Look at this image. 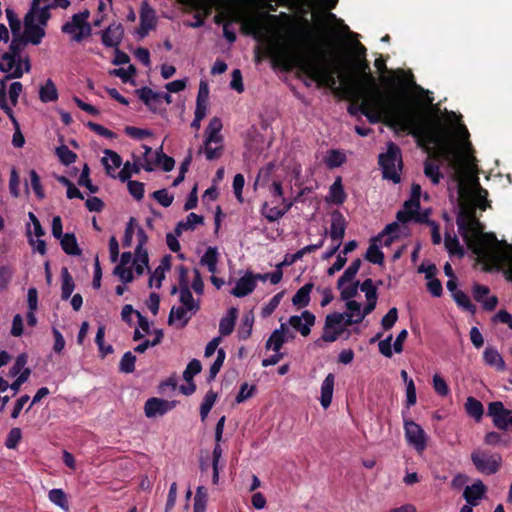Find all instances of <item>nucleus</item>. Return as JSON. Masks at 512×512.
I'll return each instance as SVG.
<instances>
[{"mask_svg": "<svg viewBox=\"0 0 512 512\" xmlns=\"http://www.w3.org/2000/svg\"><path fill=\"white\" fill-rule=\"evenodd\" d=\"M345 161V154L335 149L329 150L324 160L326 166L330 169L340 167L342 164L345 163Z\"/></svg>", "mask_w": 512, "mask_h": 512, "instance_id": "nucleus-44", "label": "nucleus"}, {"mask_svg": "<svg viewBox=\"0 0 512 512\" xmlns=\"http://www.w3.org/2000/svg\"><path fill=\"white\" fill-rule=\"evenodd\" d=\"M155 25V11L146 1H144L140 10V28L138 30L139 35L141 37L146 36L150 30L155 28Z\"/></svg>", "mask_w": 512, "mask_h": 512, "instance_id": "nucleus-14", "label": "nucleus"}, {"mask_svg": "<svg viewBox=\"0 0 512 512\" xmlns=\"http://www.w3.org/2000/svg\"><path fill=\"white\" fill-rule=\"evenodd\" d=\"M134 163L131 164L129 161H127L126 163L123 164V168L120 170V172L118 173V178L120 179L121 182H126L128 180H130L131 176L133 174H138L141 170V167H143V165L140 164V158L139 157H136L134 156Z\"/></svg>", "mask_w": 512, "mask_h": 512, "instance_id": "nucleus-33", "label": "nucleus"}, {"mask_svg": "<svg viewBox=\"0 0 512 512\" xmlns=\"http://www.w3.org/2000/svg\"><path fill=\"white\" fill-rule=\"evenodd\" d=\"M237 316L238 310L236 307L228 309L226 315L220 319L219 333L221 336H229L234 331Z\"/></svg>", "mask_w": 512, "mask_h": 512, "instance_id": "nucleus-21", "label": "nucleus"}, {"mask_svg": "<svg viewBox=\"0 0 512 512\" xmlns=\"http://www.w3.org/2000/svg\"><path fill=\"white\" fill-rule=\"evenodd\" d=\"M23 76V71L18 65L16 69L10 74H7L1 81H0V107L1 109L7 108V86L6 82L10 79H18Z\"/></svg>", "mask_w": 512, "mask_h": 512, "instance_id": "nucleus-30", "label": "nucleus"}, {"mask_svg": "<svg viewBox=\"0 0 512 512\" xmlns=\"http://www.w3.org/2000/svg\"><path fill=\"white\" fill-rule=\"evenodd\" d=\"M346 226L347 222L343 214L339 210H334L331 214V227L329 233L331 239L341 243L345 236Z\"/></svg>", "mask_w": 512, "mask_h": 512, "instance_id": "nucleus-16", "label": "nucleus"}, {"mask_svg": "<svg viewBox=\"0 0 512 512\" xmlns=\"http://www.w3.org/2000/svg\"><path fill=\"white\" fill-rule=\"evenodd\" d=\"M370 97L363 91H355L354 98L349 104L347 111L351 116H357L359 113L363 115Z\"/></svg>", "mask_w": 512, "mask_h": 512, "instance_id": "nucleus-23", "label": "nucleus"}, {"mask_svg": "<svg viewBox=\"0 0 512 512\" xmlns=\"http://www.w3.org/2000/svg\"><path fill=\"white\" fill-rule=\"evenodd\" d=\"M124 132L129 137L137 140H143L146 137L152 136V131L134 126H126Z\"/></svg>", "mask_w": 512, "mask_h": 512, "instance_id": "nucleus-64", "label": "nucleus"}, {"mask_svg": "<svg viewBox=\"0 0 512 512\" xmlns=\"http://www.w3.org/2000/svg\"><path fill=\"white\" fill-rule=\"evenodd\" d=\"M127 187L129 193L138 201L142 200L144 197V183L136 181V180H128Z\"/></svg>", "mask_w": 512, "mask_h": 512, "instance_id": "nucleus-62", "label": "nucleus"}, {"mask_svg": "<svg viewBox=\"0 0 512 512\" xmlns=\"http://www.w3.org/2000/svg\"><path fill=\"white\" fill-rule=\"evenodd\" d=\"M176 406L175 401H168L162 398L152 397L145 402L144 411L148 418L163 416Z\"/></svg>", "mask_w": 512, "mask_h": 512, "instance_id": "nucleus-10", "label": "nucleus"}, {"mask_svg": "<svg viewBox=\"0 0 512 512\" xmlns=\"http://www.w3.org/2000/svg\"><path fill=\"white\" fill-rule=\"evenodd\" d=\"M218 263V250L216 247H208L200 259V264L206 266L211 273L216 272Z\"/></svg>", "mask_w": 512, "mask_h": 512, "instance_id": "nucleus-38", "label": "nucleus"}, {"mask_svg": "<svg viewBox=\"0 0 512 512\" xmlns=\"http://www.w3.org/2000/svg\"><path fill=\"white\" fill-rule=\"evenodd\" d=\"M343 320L344 315L341 313L334 312L328 314L325 319L321 340L327 343L335 342L344 332V327L341 326Z\"/></svg>", "mask_w": 512, "mask_h": 512, "instance_id": "nucleus-9", "label": "nucleus"}, {"mask_svg": "<svg viewBox=\"0 0 512 512\" xmlns=\"http://www.w3.org/2000/svg\"><path fill=\"white\" fill-rule=\"evenodd\" d=\"M487 488L481 480H476L472 485L465 487L463 498L469 506H477L478 502L485 496Z\"/></svg>", "mask_w": 512, "mask_h": 512, "instance_id": "nucleus-15", "label": "nucleus"}, {"mask_svg": "<svg viewBox=\"0 0 512 512\" xmlns=\"http://www.w3.org/2000/svg\"><path fill=\"white\" fill-rule=\"evenodd\" d=\"M284 295V292H279L276 295H274L269 302L262 308L261 315L263 317L270 316L279 306L281 299Z\"/></svg>", "mask_w": 512, "mask_h": 512, "instance_id": "nucleus-61", "label": "nucleus"}, {"mask_svg": "<svg viewBox=\"0 0 512 512\" xmlns=\"http://www.w3.org/2000/svg\"><path fill=\"white\" fill-rule=\"evenodd\" d=\"M487 415L496 428L512 432V410L506 409L501 401L490 402Z\"/></svg>", "mask_w": 512, "mask_h": 512, "instance_id": "nucleus-8", "label": "nucleus"}, {"mask_svg": "<svg viewBox=\"0 0 512 512\" xmlns=\"http://www.w3.org/2000/svg\"><path fill=\"white\" fill-rule=\"evenodd\" d=\"M203 150L207 160L212 161L219 159L224 151L223 143L215 144L214 142H208V140L205 139L203 143Z\"/></svg>", "mask_w": 512, "mask_h": 512, "instance_id": "nucleus-43", "label": "nucleus"}, {"mask_svg": "<svg viewBox=\"0 0 512 512\" xmlns=\"http://www.w3.org/2000/svg\"><path fill=\"white\" fill-rule=\"evenodd\" d=\"M256 288V282L254 274L251 272H247L243 277H241L237 282L235 287L232 289L231 293L235 297H245L252 293Z\"/></svg>", "mask_w": 512, "mask_h": 512, "instance_id": "nucleus-19", "label": "nucleus"}, {"mask_svg": "<svg viewBox=\"0 0 512 512\" xmlns=\"http://www.w3.org/2000/svg\"><path fill=\"white\" fill-rule=\"evenodd\" d=\"M6 18L8 21V24L10 26L12 35L21 34V22L17 16V14L13 11L11 8H7L5 10Z\"/></svg>", "mask_w": 512, "mask_h": 512, "instance_id": "nucleus-63", "label": "nucleus"}, {"mask_svg": "<svg viewBox=\"0 0 512 512\" xmlns=\"http://www.w3.org/2000/svg\"><path fill=\"white\" fill-rule=\"evenodd\" d=\"M207 499V489L204 486H198L194 497L193 512H205Z\"/></svg>", "mask_w": 512, "mask_h": 512, "instance_id": "nucleus-45", "label": "nucleus"}, {"mask_svg": "<svg viewBox=\"0 0 512 512\" xmlns=\"http://www.w3.org/2000/svg\"><path fill=\"white\" fill-rule=\"evenodd\" d=\"M362 261L360 258H357L352 261L350 266L344 271V273L339 277L337 281V288L341 289L342 286H344L345 283L351 282L356 274L358 273L360 267H361Z\"/></svg>", "mask_w": 512, "mask_h": 512, "instance_id": "nucleus-37", "label": "nucleus"}, {"mask_svg": "<svg viewBox=\"0 0 512 512\" xmlns=\"http://www.w3.org/2000/svg\"><path fill=\"white\" fill-rule=\"evenodd\" d=\"M222 122L218 117H213L205 129V139L215 144L223 143V136L220 134Z\"/></svg>", "mask_w": 512, "mask_h": 512, "instance_id": "nucleus-24", "label": "nucleus"}, {"mask_svg": "<svg viewBox=\"0 0 512 512\" xmlns=\"http://www.w3.org/2000/svg\"><path fill=\"white\" fill-rule=\"evenodd\" d=\"M253 324L254 314L252 311H249L241 319V324L237 331L239 340H247L251 336Z\"/></svg>", "mask_w": 512, "mask_h": 512, "instance_id": "nucleus-31", "label": "nucleus"}, {"mask_svg": "<svg viewBox=\"0 0 512 512\" xmlns=\"http://www.w3.org/2000/svg\"><path fill=\"white\" fill-rule=\"evenodd\" d=\"M355 67L360 73L364 75L366 83L372 88H376V79L371 73L370 65L367 59L361 58L355 60Z\"/></svg>", "mask_w": 512, "mask_h": 512, "instance_id": "nucleus-42", "label": "nucleus"}, {"mask_svg": "<svg viewBox=\"0 0 512 512\" xmlns=\"http://www.w3.org/2000/svg\"><path fill=\"white\" fill-rule=\"evenodd\" d=\"M21 66V57L14 56L8 52H5L1 56L0 71L10 74L16 69L17 66ZM22 69V67H20Z\"/></svg>", "mask_w": 512, "mask_h": 512, "instance_id": "nucleus-41", "label": "nucleus"}, {"mask_svg": "<svg viewBox=\"0 0 512 512\" xmlns=\"http://www.w3.org/2000/svg\"><path fill=\"white\" fill-rule=\"evenodd\" d=\"M445 247L447 251L452 255L463 256L464 250L459 243L457 236H451L450 234L445 235Z\"/></svg>", "mask_w": 512, "mask_h": 512, "instance_id": "nucleus-55", "label": "nucleus"}, {"mask_svg": "<svg viewBox=\"0 0 512 512\" xmlns=\"http://www.w3.org/2000/svg\"><path fill=\"white\" fill-rule=\"evenodd\" d=\"M471 461L476 470L484 475L496 474L502 466V456L499 453L484 449L473 450Z\"/></svg>", "mask_w": 512, "mask_h": 512, "instance_id": "nucleus-5", "label": "nucleus"}, {"mask_svg": "<svg viewBox=\"0 0 512 512\" xmlns=\"http://www.w3.org/2000/svg\"><path fill=\"white\" fill-rule=\"evenodd\" d=\"M155 164L162 167L165 172H170L175 166V161L172 157L163 153L162 146L156 151Z\"/></svg>", "mask_w": 512, "mask_h": 512, "instance_id": "nucleus-52", "label": "nucleus"}, {"mask_svg": "<svg viewBox=\"0 0 512 512\" xmlns=\"http://www.w3.org/2000/svg\"><path fill=\"white\" fill-rule=\"evenodd\" d=\"M138 98L148 107L153 113L161 112V95L160 92H155L151 88L145 86L135 90Z\"/></svg>", "mask_w": 512, "mask_h": 512, "instance_id": "nucleus-12", "label": "nucleus"}, {"mask_svg": "<svg viewBox=\"0 0 512 512\" xmlns=\"http://www.w3.org/2000/svg\"><path fill=\"white\" fill-rule=\"evenodd\" d=\"M378 163L382 169L384 179L391 180L395 184L401 181L400 172L403 162L401 150L398 145L394 142H389L387 151L379 155Z\"/></svg>", "mask_w": 512, "mask_h": 512, "instance_id": "nucleus-4", "label": "nucleus"}, {"mask_svg": "<svg viewBox=\"0 0 512 512\" xmlns=\"http://www.w3.org/2000/svg\"><path fill=\"white\" fill-rule=\"evenodd\" d=\"M188 312H190V311L184 306H180V307L173 306L171 308V311L168 316V324L172 325L175 320H178V321H180L179 327L184 328L188 324L189 320L191 319V316H187Z\"/></svg>", "mask_w": 512, "mask_h": 512, "instance_id": "nucleus-35", "label": "nucleus"}, {"mask_svg": "<svg viewBox=\"0 0 512 512\" xmlns=\"http://www.w3.org/2000/svg\"><path fill=\"white\" fill-rule=\"evenodd\" d=\"M27 44L28 43L21 34L12 35V41L10 43L8 53L17 57H21V51Z\"/></svg>", "mask_w": 512, "mask_h": 512, "instance_id": "nucleus-59", "label": "nucleus"}, {"mask_svg": "<svg viewBox=\"0 0 512 512\" xmlns=\"http://www.w3.org/2000/svg\"><path fill=\"white\" fill-rule=\"evenodd\" d=\"M225 358H226L225 350L223 348L218 349L216 359L209 369V375L207 378L208 382H211L215 379V377L219 373L221 367L223 366Z\"/></svg>", "mask_w": 512, "mask_h": 512, "instance_id": "nucleus-49", "label": "nucleus"}, {"mask_svg": "<svg viewBox=\"0 0 512 512\" xmlns=\"http://www.w3.org/2000/svg\"><path fill=\"white\" fill-rule=\"evenodd\" d=\"M286 342V337L280 335V331H273L266 342V349H272L274 352H279L283 344Z\"/></svg>", "mask_w": 512, "mask_h": 512, "instance_id": "nucleus-54", "label": "nucleus"}, {"mask_svg": "<svg viewBox=\"0 0 512 512\" xmlns=\"http://www.w3.org/2000/svg\"><path fill=\"white\" fill-rule=\"evenodd\" d=\"M90 169L87 164L84 165L82 172L78 178V185L82 187H86L91 193H97L99 191V187L94 185L90 179Z\"/></svg>", "mask_w": 512, "mask_h": 512, "instance_id": "nucleus-53", "label": "nucleus"}, {"mask_svg": "<svg viewBox=\"0 0 512 512\" xmlns=\"http://www.w3.org/2000/svg\"><path fill=\"white\" fill-rule=\"evenodd\" d=\"M202 365L198 359H192L183 372L185 381L193 380V377L201 372Z\"/></svg>", "mask_w": 512, "mask_h": 512, "instance_id": "nucleus-60", "label": "nucleus"}, {"mask_svg": "<svg viewBox=\"0 0 512 512\" xmlns=\"http://www.w3.org/2000/svg\"><path fill=\"white\" fill-rule=\"evenodd\" d=\"M136 356L128 351L121 358L119 369L124 373H132L135 370Z\"/></svg>", "mask_w": 512, "mask_h": 512, "instance_id": "nucleus-58", "label": "nucleus"}, {"mask_svg": "<svg viewBox=\"0 0 512 512\" xmlns=\"http://www.w3.org/2000/svg\"><path fill=\"white\" fill-rule=\"evenodd\" d=\"M483 361L485 365L494 367L497 371H504L506 368L505 361L495 347L488 346L483 352Z\"/></svg>", "mask_w": 512, "mask_h": 512, "instance_id": "nucleus-20", "label": "nucleus"}, {"mask_svg": "<svg viewBox=\"0 0 512 512\" xmlns=\"http://www.w3.org/2000/svg\"><path fill=\"white\" fill-rule=\"evenodd\" d=\"M216 399H217V393H215L213 390H209L206 393V395L203 399V402L201 403V406H200V416H201L202 421H204L207 418Z\"/></svg>", "mask_w": 512, "mask_h": 512, "instance_id": "nucleus-48", "label": "nucleus"}, {"mask_svg": "<svg viewBox=\"0 0 512 512\" xmlns=\"http://www.w3.org/2000/svg\"><path fill=\"white\" fill-rule=\"evenodd\" d=\"M49 500L64 510L69 509L68 500L65 492L62 489L54 488L48 493Z\"/></svg>", "mask_w": 512, "mask_h": 512, "instance_id": "nucleus-47", "label": "nucleus"}, {"mask_svg": "<svg viewBox=\"0 0 512 512\" xmlns=\"http://www.w3.org/2000/svg\"><path fill=\"white\" fill-rule=\"evenodd\" d=\"M227 16H229L230 19L223 25V36L227 39L229 43H233L236 41L237 36L235 31L230 30L229 25L232 22H240L241 16L235 13H228Z\"/></svg>", "mask_w": 512, "mask_h": 512, "instance_id": "nucleus-57", "label": "nucleus"}, {"mask_svg": "<svg viewBox=\"0 0 512 512\" xmlns=\"http://www.w3.org/2000/svg\"><path fill=\"white\" fill-rule=\"evenodd\" d=\"M55 152L57 157L59 158V161L66 166L74 163L77 159V154L70 150L68 146L64 144L57 147Z\"/></svg>", "mask_w": 512, "mask_h": 512, "instance_id": "nucleus-46", "label": "nucleus"}, {"mask_svg": "<svg viewBox=\"0 0 512 512\" xmlns=\"http://www.w3.org/2000/svg\"><path fill=\"white\" fill-rule=\"evenodd\" d=\"M458 231L469 249L479 257L489 254V245L497 242L492 233H483L482 224L476 218V208L471 205H461L456 217Z\"/></svg>", "mask_w": 512, "mask_h": 512, "instance_id": "nucleus-3", "label": "nucleus"}, {"mask_svg": "<svg viewBox=\"0 0 512 512\" xmlns=\"http://www.w3.org/2000/svg\"><path fill=\"white\" fill-rule=\"evenodd\" d=\"M136 68L134 65H129L127 69L124 68H117L111 71V74L119 77L123 83H131L135 84L132 77L136 74Z\"/></svg>", "mask_w": 512, "mask_h": 512, "instance_id": "nucleus-56", "label": "nucleus"}, {"mask_svg": "<svg viewBox=\"0 0 512 512\" xmlns=\"http://www.w3.org/2000/svg\"><path fill=\"white\" fill-rule=\"evenodd\" d=\"M60 240V245L62 250L70 256H79L81 255L82 251L79 248L77 239L75 234L73 233H65Z\"/></svg>", "mask_w": 512, "mask_h": 512, "instance_id": "nucleus-25", "label": "nucleus"}, {"mask_svg": "<svg viewBox=\"0 0 512 512\" xmlns=\"http://www.w3.org/2000/svg\"><path fill=\"white\" fill-rule=\"evenodd\" d=\"M378 240V237H375L371 240V243L365 254V259L373 264L381 265L384 262V253L380 250L376 243Z\"/></svg>", "mask_w": 512, "mask_h": 512, "instance_id": "nucleus-39", "label": "nucleus"}, {"mask_svg": "<svg viewBox=\"0 0 512 512\" xmlns=\"http://www.w3.org/2000/svg\"><path fill=\"white\" fill-rule=\"evenodd\" d=\"M315 320V315L305 310L300 316H291L288 323L295 330L299 331L302 336L307 337L311 332V327L315 324Z\"/></svg>", "mask_w": 512, "mask_h": 512, "instance_id": "nucleus-11", "label": "nucleus"}, {"mask_svg": "<svg viewBox=\"0 0 512 512\" xmlns=\"http://www.w3.org/2000/svg\"><path fill=\"white\" fill-rule=\"evenodd\" d=\"M124 30L121 24L110 25L101 35L104 46L109 48H117L122 41Z\"/></svg>", "mask_w": 512, "mask_h": 512, "instance_id": "nucleus-17", "label": "nucleus"}, {"mask_svg": "<svg viewBox=\"0 0 512 512\" xmlns=\"http://www.w3.org/2000/svg\"><path fill=\"white\" fill-rule=\"evenodd\" d=\"M189 10H195L194 14V22H185V26L191 28H199L202 27L205 23V18L210 14V8L206 7L205 4L197 1V0H189L188 1Z\"/></svg>", "mask_w": 512, "mask_h": 512, "instance_id": "nucleus-18", "label": "nucleus"}, {"mask_svg": "<svg viewBox=\"0 0 512 512\" xmlns=\"http://www.w3.org/2000/svg\"><path fill=\"white\" fill-rule=\"evenodd\" d=\"M465 411L476 422H479L483 417L484 407L481 401L473 396H469L465 403Z\"/></svg>", "mask_w": 512, "mask_h": 512, "instance_id": "nucleus-29", "label": "nucleus"}, {"mask_svg": "<svg viewBox=\"0 0 512 512\" xmlns=\"http://www.w3.org/2000/svg\"><path fill=\"white\" fill-rule=\"evenodd\" d=\"M452 297L458 306L464 308L465 310H467L471 313H475L476 306L474 304H472L469 296L466 293H464L462 290L455 291L452 294Z\"/></svg>", "mask_w": 512, "mask_h": 512, "instance_id": "nucleus-51", "label": "nucleus"}, {"mask_svg": "<svg viewBox=\"0 0 512 512\" xmlns=\"http://www.w3.org/2000/svg\"><path fill=\"white\" fill-rule=\"evenodd\" d=\"M346 197L347 196L342 185V180L340 177H338L329 188V199H327V201H330L336 205H342L345 202Z\"/></svg>", "mask_w": 512, "mask_h": 512, "instance_id": "nucleus-28", "label": "nucleus"}, {"mask_svg": "<svg viewBox=\"0 0 512 512\" xmlns=\"http://www.w3.org/2000/svg\"><path fill=\"white\" fill-rule=\"evenodd\" d=\"M39 99L43 103L54 102L58 99V90L51 79H47L45 84L40 87Z\"/></svg>", "mask_w": 512, "mask_h": 512, "instance_id": "nucleus-32", "label": "nucleus"}, {"mask_svg": "<svg viewBox=\"0 0 512 512\" xmlns=\"http://www.w3.org/2000/svg\"><path fill=\"white\" fill-rule=\"evenodd\" d=\"M334 382L335 376L333 373H329L322 382L320 403L324 409L328 408L332 402Z\"/></svg>", "mask_w": 512, "mask_h": 512, "instance_id": "nucleus-22", "label": "nucleus"}, {"mask_svg": "<svg viewBox=\"0 0 512 512\" xmlns=\"http://www.w3.org/2000/svg\"><path fill=\"white\" fill-rule=\"evenodd\" d=\"M260 212L269 222H275L284 216L281 208L277 206L270 207L268 202L262 204Z\"/></svg>", "mask_w": 512, "mask_h": 512, "instance_id": "nucleus-50", "label": "nucleus"}, {"mask_svg": "<svg viewBox=\"0 0 512 512\" xmlns=\"http://www.w3.org/2000/svg\"><path fill=\"white\" fill-rule=\"evenodd\" d=\"M61 280V299L68 300L75 289V283L67 267L61 269Z\"/></svg>", "mask_w": 512, "mask_h": 512, "instance_id": "nucleus-27", "label": "nucleus"}, {"mask_svg": "<svg viewBox=\"0 0 512 512\" xmlns=\"http://www.w3.org/2000/svg\"><path fill=\"white\" fill-rule=\"evenodd\" d=\"M403 415L404 435L407 443L411 445L418 453H422L427 446V435L424 429L411 419Z\"/></svg>", "mask_w": 512, "mask_h": 512, "instance_id": "nucleus-7", "label": "nucleus"}, {"mask_svg": "<svg viewBox=\"0 0 512 512\" xmlns=\"http://www.w3.org/2000/svg\"><path fill=\"white\" fill-rule=\"evenodd\" d=\"M419 209L420 202H413L412 199L406 200L403 205V210L397 212L396 218L401 223H407L413 219Z\"/></svg>", "mask_w": 512, "mask_h": 512, "instance_id": "nucleus-26", "label": "nucleus"}, {"mask_svg": "<svg viewBox=\"0 0 512 512\" xmlns=\"http://www.w3.org/2000/svg\"><path fill=\"white\" fill-rule=\"evenodd\" d=\"M179 301L192 314H196L200 310V304L194 300L190 288L179 289Z\"/></svg>", "mask_w": 512, "mask_h": 512, "instance_id": "nucleus-40", "label": "nucleus"}, {"mask_svg": "<svg viewBox=\"0 0 512 512\" xmlns=\"http://www.w3.org/2000/svg\"><path fill=\"white\" fill-rule=\"evenodd\" d=\"M27 43L38 45L45 36V30L40 25L34 24L30 14L25 16L24 33L22 35Z\"/></svg>", "mask_w": 512, "mask_h": 512, "instance_id": "nucleus-13", "label": "nucleus"}, {"mask_svg": "<svg viewBox=\"0 0 512 512\" xmlns=\"http://www.w3.org/2000/svg\"><path fill=\"white\" fill-rule=\"evenodd\" d=\"M89 16L88 10L74 14L71 21L62 26V32L71 35L74 41L81 42L92 33L91 25L87 22Z\"/></svg>", "mask_w": 512, "mask_h": 512, "instance_id": "nucleus-6", "label": "nucleus"}, {"mask_svg": "<svg viewBox=\"0 0 512 512\" xmlns=\"http://www.w3.org/2000/svg\"><path fill=\"white\" fill-rule=\"evenodd\" d=\"M424 174L434 185L439 184L440 180L443 178L439 165L430 158L424 161Z\"/></svg>", "mask_w": 512, "mask_h": 512, "instance_id": "nucleus-34", "label": "nucleus"}, {"mask_svg": "<svg viewBox=\"0 0 512 512\" xmlns=\"http://www.w3.org/2000/svg\"><path fill=\"white\" fill-rule=\"evenodd\" d=\"M313 287L314 285L311 282L302 286L292 298L293 305L298 307H306L310 302V293Z\"/></svg>", "mask_w": 512, "mask_h": 512, "instance_id": "nucleus-36", "label": "nucleus"}, {"mask_svg": "<svg viewBox=\"0 0 512 512\" xmlns=\"http://www.w3.org/2000/svg\"><path fill=\"white\" fill-rule=\"evenodd\" d=\"M264 56L271 58L273 67L284 71L297 68L320 87H337L340 68L335 51H320L311 55L301 49L288 50L279 41H273L265 48Z\"/></svg>", "mask_w": 512, "mask_h": 512, "instance_id": "nucleus-2", "label": "nucleus"}, {"mask_svg": "<svg viewBox=\"0 0 512 512\" xmlns=\"http://www.w3.org/2000/svg\"><path fill=\"white\" fill-rule=\"evenodd\" d=\"M363 115L372 124L384 122L389 127L412 135L420 146H438L441 154L450 161L458 173L462 174L466 165L469 169L476 166L468 164V157L452 146L450 134L440 119L431 123L414 104L394 100L381 110L377 99L370 97Z\"/></svg>", "mask_w": 512, "mask_h": 512, "instance_id": "nucleus-1", "label": "nucleus"}]
</instances>
